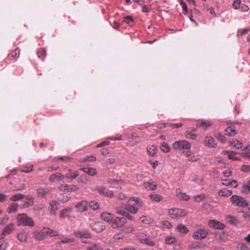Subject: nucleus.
Listing matches in <instances>:
<instances>
[{
    "mask_svg": "<svg viewBox=\"0 0 250 250\" xmlns=\"http://www.w3.org/2000/svg\"><path fill=\"white\" fill-rule=\"evenodd\" d=\"M143 202L139 197H131L127 202L126 211L132 214H136L138 211V208L143 206Z\"/></svg>",
    "mask_w": 250,
    "mask_h": 250,
    "instance_id": "1",
    "label": "nucleus"
},
{
    "mask_svg": "<svg viewBox=\"0 0 250 250\" xmlns=\"http://www.w3.org/2000/svg\"><path fill=\"white\" fill-rule=\"evenodd\" d=\"M18 225L33 227L34 226V222L33 219L28 216L26 214L22 213L18 215L17 218Z\"/></svg>",
    "mask_w": 250,
    "mask_h": 250,
    "instance_id": "2",
    "label": "nucleus"
},
{
    "mask_svg": "<svg viewBox=\"0 0 250 250\" xmlns=\"http://www.w3.org/2000/svg\"><path fill=\"white\" fill-rule=\"evenodd\" d=\"M230 201L234 205L240 207L245 208L249 205L244 198L237 195H233L230 198Z\"/></svg>",
    "mask_w": 250,
    "mask_h": 250,
    "instance_id": "3",
    "label": "nucleus"
},
{
    "mask_svg": "<svg viewBox=\"0 0 250 250\" xmlns=\"http://www.w3.org/2000/svg\"><path fill=\"white\" fill-rule=\"evenodd\" d=\"M172 147L178 150L189 149L191 147V145L186 140H180L174 142L172 145Z\"/></svg>",
    "mask_w": 250,
    "mask_h": 250,
    "instance_id": "4",
    "label": "nucleus"
},
{
    "mask_svg": "<svg viewBox=\"0 0 250 250\" xmlns=\"http://www.w3.org/2000/svg\"><path fill=\"white\" fill-rule=\"evenodd\" d=\"M168 213L172 218L175 219H179L187 215V212L185 210L180 208L170 209Z\"/></svg>",
    "mask_w": 250,
    "mask_h": 250,
    "instance_id": "5",
    "label": "nucleus"
},
{
    "mask_svg": "<svg viewBox=\"0 0 250 250\" xmlns=\"http://www.w3.org/2000/svg\"><path fill=\"white\" fill-rule=\"evenodd\" d=\"M126 223L125 218L123 217H116L114 218L111 223V227L113 229L120 228L124 226Z\"/></svg>",
    "mask_w": 250,
    "mask_h": 250,
    "instance_id": "6",
    "label": "nucleus"
},
{
    "mask_svg": "<svg viewBox=\"0 0 250 250\" xmlns=\"http://www.w3.org/2000/svg\"><path fill=\"white\" fill-rule=\"evenodd\" d=\"M95 190L101 195L105 197L112 198L114 196L113 191L107 189L105 187L103 186L98 187L95 188Z\"/></svg>",
    "mask_w": 250,
    "mask_h": 250,
    "instance_id": "7",
    "label": "nucleus"
},
{
    "mask_svg": "<svg viewBox=\"0 0 250 250\" xmlns=\"http://www.w3.org/2000/svg\"><path fill=\"white\" fill-rule=\"evenodd\" d=\"M92 229L96 232H101L105 229V225L101 222L97 221L90 224Z\"/></svg>",
    "mask_w": 250,
    "mask_h": 250,
    "instance_id": "8",
    "label": "nucleus"
},
{
    "mask_svg": "<svg viewBox=\"0 0 250 250\" xmlns=\"http://www.w3.org/2000/svg\"><path fill=\"white\" fill-rule=\"evenodd\" d=\"M208 234L205 229H200L193 233L192 237L195 240H201L205 238Z\"/></svg>",
    "mask_w": 250,
    "mask_h": 250,
    "instance_id": "9",
    "label": "nucleus"
},
{
    "mask_svg": "<svg viewBox=\"0 0 250 250\" xmlns=\"http://www.w3.org/2000/svg\"><path fill=\"white\" fill-rule=\"evenodd\" d=\"M212 125V123L208 120L201 119L198 121L197 126L202 128L204 130H208Z\"/></svg>",
    "mask_w": 250,
    "mask_h": 250,
    "instance_id": "10",
    "label": "nucleus"
},
{
    "mask_svg": "<svg viewBox=\"0 0 250 250\" xmlns=\"http://www.w3.org/2000/svg\"><path fill=\"white\" fill-rule=\"evenodd\" d=\"M101 218L104 221L111 224L112 221L114 218V215L113 213L107 212H104L101 214Z\"/></svg>",
    "mask_w": 250,
    "mask_h": 250,
    "instance_id": "11",
    "label": "nucleus"
},
{
    "mask_svg": "<svg viewBox=\"0 0 250 250\" xmlns=\"http://www.w3.org/2000/svg\"><path fill=\"white\" fill-rule=\"evenodd\" d=\"M64 177L65 176L61 173L56 172L49 176V181L52 183L57 182L63 180Z\"/></svg>",
    "mask_w": 250,
    "mask_h": 250,
    "instance_id": "12",
    "label": "nucleus"
},
{
    "mask_svg": "<svg viewBox=\"0 0 250 250\" xmlns=\"http://www.w3.org/2000/svg\"><path fill=\"white\" fill-rule=\"evenodd\" d=\"M143 186L148 190H154L157 188V184L152 180L144 182Z\"/></svg>",
    "mask_w": 250,
    "mask_h": 250,
    "instance_id": "13",
    "label": "nucleus"
},
{
    "mask_svg": "<svg viewBox=\"0 0 250 250\" xmlns=\"http://www.w3.org/2000/svg\"><path fill=\"white\" fill-rule=\"evenodd\" d=\"M78 211L83 212L87 210V203L86 201H82L77 203L75 206Z\"/></svg>",
    "mask_w": 250,
    "mask_h": 250,
    "instance_id": "14",
    "label": "nucleus"
},
{
    "mask_svg": "<svg viewBox=\"0 0 250 250\" xmlns=\"http://www.w3.org/2000/svg\"><path fill=\"white\" fill-rule=\"evenodd\" d=\"M208 225L210 227L215 229H223L225 228L223 224L215 220H209Z\"/></svg>",
    "mask_w": 250,
    "mask_h": 250,
    "instance_id": "15",
    "label": "nucleus"
},
{
    "mask_svg": "<svg viewBox=\"0 0 250 250\" xmlns=\"http://www.w3.org/2000/svg\"><path fill=\"white\" fill-rule=\"evenodd\" d=\"M34 237L35 239L41 241L43 240L46 236V231L45 230V228L42 229L40 231H34L33 232Z\"/></svg>",
    "mask_w": 250,
    "mask_h": 250,
    "instance_id": "16",
    "label": "nucleus"
},
{
    "mask_svg": "<svg viewBox=\"0 0 250 250\" xmlns=\"http://www.w3.org/2000/svg\"><path fill=\"white\" fill-rule=\"evenodd\" d=\"M176 195L181 200L188 201L190 199V196L185 192H183L179 188L176 190Z\"/></svg>",
    "mask_w": 250,
    "mask_h": 250,
    "instance_id": "17",
    "label": "nucleus"
},
{
    "mask_svg": "<svg viewBox=\"0 0 250 250\" xmlns=\"http://www.w3.org/2000/svg\"><path fill=\"white\" fill-rule=\"evenodd\" d=\"M204 144L209 147H215L216 146L214 138L211 136H206L205 137Z\"/></svg>",
    "mask_w": 250,
    "mask_h": 250,
    "instance_id": "18",
    "label": "nucleus"
},
{
    "mask_svg": "<svg viewBox=\"0 0 250 250\" xmlns=\"http://www.w3.org/2000/svg\"><path fill=\"white\" fill-rule=\"evenodd\" d=\"M73 209L71 207H68L62 209L60 213V217L61 218L70 217V214L72 212Z\"/></svg>",
    "mask_w": 250,
    "mask_h": 250,
    "instance_id": "19",
    "label": "nucleus"
},
{
    "mask_svg": "<svg viewBox=\"0 0 250 250\" xmlns=\"http://www.w3.org/2000/svg\"><path fill=\"white\" fill-rule=\"evenodd\" d=\"M58 203L56 201H52L49 204V209L51 214L55 215L58 210Z\"/></svg>",
    "mask_w": 250,
    "mask_h": 250,
    "instance_id": "20",
    "label": "nucleus"
},
{
    "mask_svg": "<svg viewBox=\"0 0 250 250\" xmlns=\"http://www.w3.org/2000/svg\"><path fill=\"white\" fill-rule=\"evenodd\" d=\"M223 153L224 155H226L229 159L234 161L239 160V158L236 156L237 153L235 151L224 150Z\"/></svg>",
    "mask_w": 250,
    "mask_h": 250,
    "instance_id": "21",
    "label": "nucleus"
},
{
    "mask_svg": "<svg viewBox=\"0 0 250 250\" xmlns=\"http://www.w3.org/2000/svg\"><path fill=\"white\" fill-rule=\"evenodd\" d=\"M80 170L91 176L96 175L97 174L96 170V169H95L94 168L83 167V168H81Z\"/></svg>",
    "mask_w": 250,
    "mask_h": 250,
    "instance_id": "22",
    "label": "nucleus"
},
{
    "mask_svg": "<svg viewBox=\"0 0 250 250\" xmlns=\"http://www.w3.org/2000/svg\"><path fill=\"white\" fill-rule=\"evenodd\" d=\"M20 50L18 48L16 49L14 51L8 55V58L11 60L16 61L20 56Z\"/></svg>",
    "mask_w": 250,
    "mask_h": 250,
    "instance_id": "23",
    "label": "nucleus"
},
{
    "mask_svg": "<svg viewBox=\"0 0 250 250\" xmlns=\"http://www.w3.org/2000/svg\"><path fill=\"white\" fill-rule=\"evenodd\" d=\"M158 149L157 146L155 145H149L147 147V151L149 155L151 156H153L157 152Z\"/></svg>",
    "mask_w": 250,
    "mask_h": 250,
    "instance_id": "24",
    "label": "nucleus"
},
{
    "mask_svg": "<svg viewBox=\"0 0 250 250\" xmlns=\"http://www.w3.org/2000/svg\"><path fill=\"white\" fill-rule=\"evenodd\" d=\"M49 191L44 188H39L37 189V193L39 197H44L49 194Z\"/></svg>",
    "mask_w": 250,
    "mask_h": 250,
    "instance_id": "25",
    "label": "nucleus"
},
{
    "mask_svg": "<svg viewBox=\"0 0 250 250\" xmlns=\"http://www.w3.org/2000/svg\"><path fill=\"white\" fill-rule=\"evenodd\" d=\"M17 238L21 242H25L27 241L28 234L26 232H21L17 234Z\"/></svg>",
    "mask_w": 250,
    "mask_h": 250,
    "instance_id": "26",
    "label": "nucleus"
},
{
    "mask_svg": "<svg viewBox=\"0 0 250 250\" xmlns=\"http://www.w3.org/2000/svg\"><path fill=\"white\" fill-rule=\"evenodd\" d=\"M19 205L17 203H12L10 204L7 208V212L9 214L16 213L18 210Z\"/></svg>",
    "mask_w": 250,
    "mask_h": 250,
    "instance_id": "27",
    "label": "nucleus"
},
{
    "mask_svg": "<svg viewBox=\"0 0 250 250\" xmlns=\"http://www.w3.org/2000/svg\"><path fill=\"white\" fill-rule=\"evenodd\" d=\"M134 230L135 229L134 225H129L124 226L122 229V231L125 233H130L133 232Z\"/></svg>",
    "mask_w": 250,
    "mask_h": 250,
    "instance_id": "28",
    "label": "nucleus"
},
{
    "mask_svg": "<svg viewBox=\"0 0 250 250\" xmlns=\"http://www.w3.org/2000/svg\"><path fill=\"white\" fill-rule=\"evenodd\" d=\"M14 225L13 224H10L8 225H7L5 228L3 229L2 231V234L4 235H7L11 232H12V231L14 230Z\"/></svg>",
    "mask_w": 250,
    "mask_h": 250,
    "instance_id": "29",
    "label": "nucleus"
},
{
    "mask_svg": "<svg viewBox=\"0 0 250 250\" xmlns=\"http://www.w3.org/2000/svg\"><path fill=\"white\" fill-rule=\"evenodd\" d=\"M139 240L140 243L146 244L149 246H153L155 245L154 243L148 237L143 238L140 237Z\"/></svg>",
    "mask_w": 250,
    "mask_h": 250,
    "instance_id": "30",
    "label": "nucleus"
},
{
    "mask_svg": "<svg viewBox=\"0 0 250 250\" xmlns=\"http://www.w3.org/2000/svg\"><path fill=\"white\" fill-rule=\"evenodd\" d=\"M149 197L152 202H158L163 199V196L158 194H151L149 195Z\"/></svg>",
    "mask_w": 250,
    "mask_h": 250,
    "instance_id": "31",
    "label": "nucleus"
},
{
    "mask_svg": "<svg viewBox=\"0 0 250 250\" xmlns=\"http://www.w3.org/2000/svg\"><path fill=\"white\" fill-rule=\"evenodd\" d=\"M241 155L242 156L250 159V144H248V146L243 149Z\"/></svg>",
    "mask_w": 250,
    "mask_h": 250,
    "instance_id": "32",
    "label": "nucleus"
},
{
    "mask_svg": "<svg viewBox=\"0 0 250 250\" xmlns=\"http://www.w3.org/2000/svg\"><path fill=\"white\" fill-rule=\"evenodd\" d=\"M25 197L24 194L21 193H16L14 195H12L10 198V200L14 202L21 200Z\"/></svg>",
    "mask_w": 250,
    "mask_h": 250,
    "instance_id": "33",
    "label": "nucleus"
},
{
    "mask_svg": "<svg viewBox=\"0 0 250 250\" xmlns=\"http://www.w3.org/2000/svg\"><path fill=\"white\" fill-rule=\"evenodd\" d=\"M78 175L79 173L78 171L72 172L71 169H69L65 177L68 179L73 180L76 178Z\"/></svg>",
    "mask_w": 250,
    "mask_h": 250,
    "instance_id": "34",
    "label": "nucleus"
},
{
    "mask_svg": "<svg viewBox=\"0 0 250 250\" xmlns=\"http://www.w3.org/2000/svg\"><path fill=\"white\" fill-rule=\"evenodd\" d=\"M218 194L221 196L229 197L232 194V191L227 188H224L219 190Z\"/></svg>",
    "mask_w": 250,
    "mask_h": 250,
    "instance_id": "35",
    "label": "nucleus"
},
{
    "mask_svg": "<svg viewBox=\"0 0 250 250\" xmlns=\"http://www.w3.org/2000/svg\"><path fill=\"white\" fill-rule=\"evenodd\" d=\"M226 238V235L224 233H218L215 234V239L220 243L224 242Z\"/></svg>",
    "mask_w": 250,
    "mask_h": 250,
    "instance_id": "36",
    "label": "nucleus"
},
{
    "mask_svg": "<svg viewBox=\"0 0 250 250\" xmlns=\"http://www.w3.org/2000/svg\"><path fill=\"white\" fill-rule=\"evenodd\" d=\"M86 250H103V248L100 244L93 243L88 246Z\"/></svg>",
    "mask_w": 250,
    "mask_h": 250,
    "instance_id": "37",
    "label": "nucleus"
},
{
    "mask_svg": "<svg viewBox=\"0 0 250 250\" xmlns=\"http://www.w3.org/2000/svg\"><path fill=\"white\" fill-rule=\"evenodd\" d=\"M176 229L179 232L182 233H187L189 231L188 229L183 224L178 225Z\"/></svg>",
    "mask_w": 250,
    "mask_h": 250,
    "instance_id": "38",
    "label": "nucleus"
},
{
    "mask_svg": "<svg viewBox=\"0 0 250 250\" xmlns=\"http://www.w3.org/2000/svg\"><path fill=\"white\" fill-rule=\"evenodd\" d=\"M225 134L227 136L231 137L234 136L236 134V132L231 126H229L225 130Z\"/></svg>",
    "mask_w": 250,
    "mask_h": 250,
    "instance_id": "39",
    "label": "nucleus"
},
{
    "mask_svg": "<svg viewBox=\"0 0 250 250\" xmlns=\"http://www.w3.org/2000/svg\"><path fill=\"white\" fill-rule=\"evenodd\" d=\"M64 189L67 190V191L70 192L79 190V188L75 185H65L64 186Z\"/></svg>",
    "mask_w": 250,
    "mask_h": 250,
    "instance_id": "40",
    "label": "nucleus"
},
{
    "mask_svg": "<svg viewBox=\"0 0 250 250\" xmlns=\"http://www.w3.org/2000/svg\"><path fill=\"white\" fill-rule=\"evenodd\" d=\"M33 166L32 164L27 165L21 169V171L24 173H30L33 170Z\"/></svg>",
    "mask_w": 250,
    "mask_h": 250,
    "instance_id": "41",
    "label": "nucleus"
},
{
    "mask_svg": "<svg viewBox=\"0 0 250 250\" xmlns=\"http://www.w3.org/2000/svg\"><path fill=\"white\" fill-rule=\"evenodd\" d=\"M190 180L191 182H194L197 185H200L203 181V178L201 176H193Z\"/></svg>",
    "mask_w": 250,
    "mask_h": 250,
    "instance_id": "42",
    "label": "nucleus"
},
{
    "mask_svg": "<svg viewBox=\"0 0 250 250\" xmlns=\"http://www.w3.org/2000/svg\"><path fill=\"white\" fill-rule=\"evenodd\" d=\"M45 230L46 231V235H48L51 237L58 236L59 235L57 231L52 230L48 228H45Z\"/></svg>",
    "mask_w": 250,
    "mask_h": 250,
    "instance_id": "43",
    "label": "nucleus"
},
{
    "mask_svg": "<svg viewBox=\"0 0 250 250\" xmlns=\"http://www.w3.org/2000/svg\"><path fill=\"white\" fill-rule=\"evenodd\" d=\"M142 223L149 224L152 222L153 220L150 217L146 216H143L140 218Z\"/></svg>",
    "mask_w": 250,
    "mask_h": 250,
    "instance_id": "44",
    "label": "nucleus"
},
{
    "mask_svg": "<svg viewBox=\"0 0 250 250\" xmlns=\"http://www.w3.org/2000/svg\"><path fill=\"white\" fill-rule=\"evenodd\" d=\"M74 241V238H70V237H66L62 238L61 239V240L59 242H58V244L59 245H61L62 244H65V243H70L73 242Z\"/></svg>",
    "mask_w": 250,
    "mask_h": 250,
    "instance_id": "45",
    "label": "nucleus"
},
{
    "mask_svg": "<svg viewBox=\"0 0 250 250\" xmlns=\"http://www.w3.org/2000/svg\"><path fill=\"white\" fill-rule=\"evenodd\" d=\"M241 191L246 194L250 192V181L243 186Z\"/></svg>",
    "mask_w": 250,
    "mask_h": 250,
    "instance_id": "46",
    "label": "nucleus"
},
{
    "mask_svg": "<svg viewBox=\"0 0 250 250\" xmlns=\"http://www.w3.org/2000/svg\"><path fill=\"white\" fill-rule=\"evenodd\" d=\"M160 148L162 151L164 152H168L170 150V146L166 143H163L160 146Z\"/></svg>",
    "mask_w": 250,
    "mask_h": 250,
    "instance_id": "47",
    "label": "nucleus"
},
{
    "mask_svg": "<svg viewBox=\"0 0 250 250\" xmlns=\"http://www.w3.org/2000/svg\"><path fill=\"white\" fill-rule=\"evenodd\" d=\"M37 53L38 57L41 59H43L46 55V51L43 48L39 49Z\"/></svg>",
    "mask_w": 250,
    "mask_h": 250,
    "instance_id": "48",
    "label": "nucleus"
},
{
    "mask_svg": "<svg viewBox=\"0 0 250 250\" xmlns=\"http://www.w3.org/2000/svg\"><path fill=\"white\" fill-rule=\"evenodd\" d=\"M96 160V158L95 156H94V155H90V156H87L83 158H82L80 161L81 162H85L86 161H90V162H93V161H95Z\"/></svg>",
    "mask_w": 250,
    "mask_h": 250,
    "instance_id": "49",
    "label": "nucleus"
},
{
    "mask_svg": "<svg viewBox=\"0 0 250 250\" xmlns=\"http://www.w3.org/2000/svg\"><path fill=\"white\" fill-rule=\"evenodd\" d=\"M186 136L187 138L195 140L197 138V135L191 131H187Z\"/></svg>",
    "mask_w": 250,
    "mask_h": 250,
    "instance_id": "50",
    "label": "nucleus"
},
{
    "mask_svg": "<svg viewBox=\"0 0 250 250\" xmlns=\"http://www.w3.org/2000/svg\"><path fill=\"white\" fill-rule=\"evenodd\" d=\"M231 145L236 148L239 149L242 147V143L240 141L235 140L231 143Z\"/></svg>",
    "mask_w": 250,
    "mask_h": 250,
    "instance_id": "51",
    "label": "nucleus"
},
{
    "mask_svg": "<svg viewBox=\"0 0 250 250\" xmlns=\"http://www.w3.org/2000/svg\"><path fill=\"white\" fill-rule=\"evenodd\" d=\"M116 211L117 214L123 216V214L121 213H125L126 212V209L125 208H124L122 207H118L116 208Z\"/></svg>",
    "mask_w": 250,
    "mask_h": 250,
    "instance_id": "52",
    "label": "nucleus"
},
{
    "mask_svg": "<svg viewBox=\"0 0 250 250\" xmlns=\"http://www.w3.org/2000/svg\"><path fill=\"white\" fill-rule=\"evenodd\" d=\"M71 158L69 156H62V157H56L53 159L54 161H56L57 160H61L66 162H69L71 160Z\"/></svg>",
    "mask_w": 250,
    "mask_h": 250,
    "instance_id": "53",
    "label": "nucleus"
},
{
    "mask_svg": "<svg viewBox=\"0 0 250 250\" xmlns=\"http://www.w3.org/2000/svg\"><path fill=\"white\" fill-rule=\"evenodd\" d=\"M107 182L110 184H124V182L122 180H116V179H110L107 181Z\"/></svg>",
    "mask_w": 250,
    "mask_h": 250,
    "instance_id": "54",
    "label": "nucleus"
},
{
    "mask_svg": "<svg viewBox=\"0 0 250 250\" xmlns=\"http://www.w3.org/2000/svg\"><path fill=\"white\" fill-rule=\"evenodd\" d=\"M76 235L77 237L79 238H88L90 237V234L89 233H84L82 232H78L76 233Z\"/></svg>",
    "mask_w": 250,
    "mask_h": 250,
    "instance_id": "55",
    "label": "nucleus"
},
{
    "mask_svg": "<svg viewBox=\"0 0 250 250\" xmlns=\"http://www.w3.org/2000/svg\"><path fill=\"white\" fill-rule=\"evenodd\" d=\"M89 206L93 210H96L99 208L98 203L94 201L91 202L89 204Z\"/></svg>",
    "mask_w": 250,
    "mask_h": 250,
    "instance_id": "56",
    "label": "nucleus"
},
{
    "mask_svg": "<svg viewBox=\"0 0 250 250\" xmlns=\"http://www.w3.org/2000/svg\"><path fill=\"white\" fill-rule=\"evenodd\" d=\"M205 196L204 194L198 195L194 196V200L196 202H199L204 200Z\"/></svg>",
    "mask_w": 250,
    "mask_h": 250,
    "instance_id": "57",
    "label": "nucleus"
},
{
    "mask_svg": "<svg viewBox=\"0 0 250 250\" xmlns=\"http://www.w3.org/2000/svg\"><path fill=\"white\" fill-rule=\"evenodd\" d=\"M227 219L228 221L231 224H235L237 222V220L233 216H228L227 217Z\"/></svg>",
    "mask_w": 250,
    "mask_h": 250,
    "instance_id": "58",
    "label": "nucleus"
},
{
    "mask_svg": "<svg viewBox=\"0 0 250 250\" xmlns=\"http://www.w3.org/2000/svg\"><path fill=\"white\" fill-rule=\"evenodd\" d=\"M215 136L217 139L222 143H225L226 142V137L223 135L218 133L216 134Z\"/></svg>",
    "mask_w": 250,
    "mask_h": 250,
    "instance_id": "59",
    "label": "nucleus"
},
{
    "mask_svg": "<svg viewBox=\"0 0 250 250\" xmlns=\"http://www.w3.org/2000/svg\"><path fill=\"white\" fill-rule=\"evenodd\" d=\"M241 0H235L232 3V7L235 9H238L240 8Z\"/></svg>",
    "mask_w": 250,
    "mask_h": 250,
    "instance_id": "60",
    "label": "nucleus"
},
{
    "mask_svg": "<svg viewBox=\"0 0 250 250\" xmlns=\"http://www.w3.org/2000/svg\"><path fill=\"white\" fill-rule=\"evenodd\" d=\"M175 242V238L173 237H167L166 239V243L167 244H172Z\"/></svg>",
    "mask_w": 250,
    "mask_h": 250,
    "instance_id": "61",
    "label": "nucleus"
},
{
    "mask_svg": "<svg viewBox=\"0 0 250 250\" xmlns=\"http://www.w3.org/2000/svg\"><path fill=\"white\" fill-rule=\"evenodd\" d=\"M118 198L119 199L122 201H125L127 199V196L122 192H120L118 194Z\"/></svg>",
    "mask_w": 250,
    "mask_h": 250,
    "instance_id": "62",
    "label": "nucleus"
},
{
    "mask_svg": "<svg viewBox=\"0 0 250 250\" xmlns=\"http://www.w3.org/2000/svg\"><path fill=\"white\" fill-rule=\"evenodd\" d=\"M241 170L245 172H249L250 171V165H243L241 167Z\"/></svg>",
    "mask_w": 250,
    "mask_h": 250,
    "instance_id": "63",
    "label": "nucleus"
},
{
    "mask_svg": "<svg viewBox=\"0 0 250 250\" xmlns=\"http://www.w3.org/2000/svg\"><path fill=\"white\" fill-rule=\"evenodd\" d=\"M149 164H150V165L152 166V168L155 169L158 165V161H152V160H149L148 161Z\"/></svg>",
    "mask_w": 250,
    "mask_h": 250,
    "instance_id": "64",
    "label": "nucleus"
}]
</instances>
